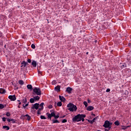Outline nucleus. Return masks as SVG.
<instances>
[{
  "instance_id": "obj_1",
  "label": "nucleus",
  "mask_w": 131,
  "mask_h": 131,
  "mask_svg": "<svg viewBox=\"0 0 131 131\" xmlns=\"http://www.w3.org/2000/svg\"><path fill=\"white\" fill-rule=\"evenodd\" d=\"M68 110L71 112H73V111H76L77 110V107L75 105L72 103H70L67 105Z\"/></svg>"
},
{
  "instance_id": "obj_2",
  "label": "nucleus",
  "mask_w": 131,
  "mask_h": 131,
  "mask_svg": "<svg viewBox=\"0 0 131 131\" xmlns=\"http://www.w3.org/2000/svg\"><path fill=\"white\" fill-rule=\"evenodd\" d=\"M32 94L33 96H35V95H37V96H40L41 95V90H40V89L35 88L33 90Z\"/></svg>"
},
{
  "instance_id": "obj_3",
  "label": "nucleus",
  "mask_w": 131,
  "mask_h": 131,
  "mask_svg": "<svg viewBox=\"0 0 131 131\" xmlns=\"http://www.w3.org/2000/svg\"><path fill=\"white\" fill-rule=\"evenodd\" d=\"M112 122H110V121H108V120H106L104 122V124L103 125V127H104L105 128H111L112 126Z\"/></svg>"
},
{
  "instance_id": "obj_4",
  "label": "nucleus",
  "mask_w": 131,
  "mask_h": 131,
  "mask_svg": "<svg viewBox=\"0 0 131 131\" xmlns=\"http://www.w3.org/2000/svg\"><path fill=\"white\" fill-rule=\"evenodd\" d=\"M81 114H79L72 118L73 122H79L80 121Z\"/></svg>"
},
{
  "instance_id": "obj_5",
  "label": "nucleus",
  "mask_w": 131,
  "mask_h": 131,
  "mask_svg": "<svg viewBox=\"0 0 131 131\" xmlns=\"http://www.w3.org/2000/svg\"><path fill=\"white\" fill-rule=\"evenodd\" d=\"M46 115L48 116V118H49V119H52V117H54V116L56 115L54 112H52L51 114L49 113H47Z\"/></svg>"
},
{
  "instance_id": "obj_6",
  "label": "nucleus",
  "mask_w": 131,
  "mask_h": 131,
  "mask_svg": "<svg viewBox=\"0 0 131 131\" xmlns=\"http://www.w3.org/2000/svg\"><path fill=\"white\" fill-rule=\"evenodd\" d=\"M39 107V103H36L34 104H33L31 109H35L36 110H37L38 108Z\"/></svg>"
},
{
  "instance_id": "obj_7",
  "label": "nucleus",
  "mask_w": 131,
  "mask_h": 131,
  "mask_svg": "<svg viewBox=\"0 0 131 131\" xmlns=\"http://www.w3.org/2000/svg\"><path fill=\"white\" fill-rule=\"evenodd\" d=\"M21 67H24V68H25V67H26V66L28 65V62H25V61H23L21 63Z\"/></svg>"
},
{
  "instance_id": "obj_8",
  "label": "nucleus",
  "mask_w": 131,
  "mask_h": 131,
  "mask_svg": "<svg viewBox=\"0 0 131 131\" xmlns=\"http://www.w3.org/2000/svg\"><path fill=\"white\" fill-rule=\"evenodd\" d=\"M73 91V89L70 87H68L66 90V92L68 94H71V92Z\"/></svg>"
},
{
  "instance_id": "obj_9",
  "label": "nucleus",
  "mask_w": 131,
  "mask_h": 131,
  "mask_svg": "<svg viewBox=\"0 0 131 131\" xmlns=\"http://www.w3.org/2000/svg\"><path fill=\"white\" fill-rule=\"evenodd\" d=\"M8 98L11 101H15V100H16V96H15V95H10L8 97Z\"/></svg>"
},
{
  "instance_id": "obj_10",
  "label": "nucleus",
  "mask_w": 131,
  "mask_h": 131,
  "mask_svg": "<svg viewBox=\"0 0 131 131\" xmlns=\"http://www.w3.org/2000/svg\"><path fill=\"white\" fill-rule=\"evenodd\" d=\"M86 115L84 114H81V117H80V121H82L83 122L84 121V118L86 117Z\"/></svg>"
},
{
  "instance_id": "obj_11",
  "label": "nucleus",
  "mask_w": 131,
  "mask_h": 131,
  "mask_svg": "<svg viewBox=\"0 0 131 131\" xmlns=\"http://www.w3.org/2000/svg\"><path fill=\"white\" fill-rule=\"evenodd\" d=\"M61 89V86L59 85L55 87L54 90L56 92H60V89Z\"/></svg>"
},
{
  "instance_id": "obj_12",
  "label": "nucleus",
  "mask_w": 131,
  "mask_h": 131,
  "mask_svg": "<svg viewBox=\"0 0 131 131\" xmlns=\"http://www.w3.org/2000/svg\"><path fill=\"white\" fill-rule=\"evenodd\" d=\"M98 119V116L95 117L92 120H89V122H90V123H91V124H93V123H94V122H95V120Z\"/></svg>"
},
{
  "instance_id": "obj_13",
  "label": "nucleus",
  "mask_w": 131,
  "mask_h": 131,
  "mask_svg": "<svg viewBox=\"0 0 131 131\" xmlns=\"http://www.w3.org/2000/svg\"><path fill=\"white\" fill-rule=\"evenodd\" d=\"M59 98L61 102H65V101H66V99L64 97L61 96L60 95L59 96Z\"/></svg>"
},
{
  "instance_id": "obj_14",
  "label": "nucleus",
  "mask_w": 131,
  "mask_h": 131,
  "mask_svg": "<svg viewBox=\"0 0 131 131\" xmlns=\"http://www.w3.org/2000/svg\"><path fill=\"white\" fill-rule=\"evenodd\" d=\"M94 107L93 106H89L87 107V110L88 111H92V110H94Z\"/></svg>"
},
{
  "instance_id": "obj_15",
  "label": "nucleus",
  "mask_w": 131,
  "mask_h": 131,
  "mask_svg": "<svg viewBox=\"0 0 131 131\" xmlns=\"http://www.w3.org/2000/svg\"><path fill=\"white\" fill-rule=\"evenodd\" d=\"M22 116H23L24 117H27V119L28 120H30V119H31V117L29 116V115H28V114H27V115H26L25 116H24V115H23Z\"/></svg>"
},
{
  "instance_id": "obj_16",
  "label": "nucleus",
  "mask_w": 131,
  "mask_h": 131,
  "mask_svg": "<svg viewBox=\"0 0 131 131\" xmlns=\"http://www.w3.org/2000/svg\"><path fill=\"white\" fill-rule=\"evenodd\" d=\"M3 128H4V129H6V130H9V129H10V127L9 126L4 125L3 126Z\"/></svg>"
},
{
  "instance_id": "obj_17",
  "label": "nucleus",
  "mask_w": 131,
  "mask_h": 131,
  "mask_svg": "<svg viewBox=\"0 0 131 131\" xmlns=\"http://www.w3.org/2000/svg\"><path fill=\"white\" fill-rule=\"evenodd\" d=\"M0 94H6V90L2 88L0 89Z\"/></svg>"
},
{
  "instance_id": "obj_18",
  "label": "nucleus",
  "mask_w": 131,
  "mask_h": 131,
  "mask_svg": "<svg viewBox=\"0 0 131 131\" xmlns=\"http://www.w3.org/2000/svg\"><path fill=\"white\" fill-rule=\"evenodd\" d=\"M52 123H60V122L57 119L52 120Z\"/></svg>"
},
{
  "instance_id": "obj_19",
  "label": "nucleus",
  "mask_w": 131,
  "mask_h": 131,
  "mask_svg": "<svg viewBox=\"0 0 131 131\" xmlns=\"http://www.w3.org/2000/svg\"><path fill=\"white\" fill-rule=\"evenodd\" d=\"M32 65L33 66L34 68L36 67V61L35 60H33L32 62Z\"/></svg>"
},
{
  "instance_id": "obj_20",
  "label": "nucleus",
  "mask_w": 131,
  "mask_h": 131,
  "mask_svg": "<svg viewBox=\"0 0 131 131\" xmlns=\"http://www.w3.org/2000/svg\"><path fill=\"white\" fill-rule=\"evenodd\" d=\"M27 88L28 90H30L31 91L32 90V85L31 84L27 85Z\"/></svg>"
},
{
  "instance_id": "obj_21",
  "label": "nucleus",
  "mask_w": 131,
  "mask_h": 131,
  "mask_svg": "<svg viewBox=\"0 0 131 131\" xmlns=\"http://www.w3.org/2000/svg\"><path fill=\"white\" fill-rule=\"evenodd\" d=\"M33 98H34L35 101H38V100H39V99H40V97L38 96H34Z\"/></svg>"
},
{
  "instance_id": "obj_22",
  "label": "nucleus",
  "mask_w": 131,
  "mask_h": 131,
  "mask_svg": "<svg viewBox=\"0 0 131 131\" xmlns=\"http://www.w3.org/2000/svg\"><path fill=\"white\" fill-rule=\"evenodd\" d=\"M18 83L19 84H20V85H23V84H24V81L22 80H19L18 81Z\"/></svg>"
},
{
  "instance_id": "obj_23",
  "label": "nucleus",
  "mask_w": 131,
  "mask_h": 131,
  "mask_svg": "<svg viewBox=\"0 0 131 131\" xmlns=\"http://www.w3.org/2000/svg\"><path fill=\"white\" fill-rule=\"evenodd\" d=\"M23 103H24V104H26V103H27V98H25L23 99L22 100Z\"/></svg>"
},
{
  "instance_id": "obj_24",
  "label": "nucleus",
  "mask_w": 131,
  "mask_h": 131,
  "mask_svg": "<svg viewBox=\"0 0 131 131\" xmlns=\"http://www.w3.org/2000/svg\"><path fill=\"white\" fill-rule=\"evenodd\" d=\"M126 67V64L125 63H121V68H125Z\"/></svg>"
},
{
  "instance_id": "obj_25",
  "label": "nucleus",
  "mask_w": 131,
  "mask_h": 131,
  "mask_svg": "<svg viewBox=\"0 0 131 131\" xmlns=\"http://www.w3.org/2000/svg\"><path fill=\"white\" fill-rule=\"evenodd\" d=\"M43 105H45V103L43 102H42L40 104V107H41V108L40 109H42V110H43Z\"/></svg>"
},
{
  "instance_id": "obj_26",
  "label": "nucleus",
  "mask_w": 131,
  "mask_h": 131,
  "mask_svg": "<svg viewBox=\"0 0 131 131\" xmlns=\"http://www.w3.org/2000/svg\"><path fill=\"white\" fill-rule=\"evenodd\" d=\"M57 106L58 107H61V106H62V102L59 101L57 102Z\"/></svg>"
},
{
  "instance_id": "obj_27",
  "label": "nucleus",
  "mask_w": 131,
  "mask_h": 131,
  "mask_svg": "<svg viewBox=\"0 0 131 131\" xmlns=\"http://www.w3.org/2000/svg\"><path fill=\"white\" fill-rule=\"evenodd\" d=\"M42 110L41 108H39L38 110L37 111V114L38 115H40L41 114L40 111H41Z\"/></svg>"
},
{
  "instance_id": "obj_28",
  "label": "nucleus",
  "mask_w": 131,
  "mask_h": 131,
  "mask_svg": "<svg viewBox=\"0 0 131 131\" xmlns=\"http://www.w3.org/2000/svg\"><path fill=\"white\" fill-rule=\"evenodd\" d=\"M34 101H35V99H34V98H31L30 99V103H34Z\"/></svg>"
},
{
  "instance_id": "obj_29",
  "label": "nucleus",
  "mask_w": 131,
  "mask_h": 131,
  "mask_svg": "<svg viewBox=\"0 0 131 131\" xmlns=\"http://www.w3.org/2000/svg\"><path fill=\"white\" fill-rule=\"evenodd\" d=\"M114 123H115V125H117V126H118V125H119V124H120V123H119V121H116Z\"/></svg>"
},
{
  "instance_id": "obj_30",
  "label": "nucleus",
  "mask_w": 131,
  "mask_h": 131,
  "mask_svg": "<svg viewBox=\"0 0 131 131\" xmlns=\"http://www.w3.org/2000/svg\"><path fill=\"white\" fill-rule=\"evenodd\" d=\"M29 103V102H28V103H27L26 104H23V107H24V108L25 109V108H26V107H27L28 106Z\"/></svg>"
},
{
  "instance_id": "obj_31",
  "label": "nucleus",
  "mask_w": 131,
  "mask_h": 131,
  "mask_svg": "<svg viewBox=\"0 0 131 131\" xmlns=\"http://www.w3.org/2000/svg\"><path fill=\"white\" fill-rule=\"evenodd\" d=\"M5 108V105L3 104H0V109H4Z\"/></svg>"
},
{
  "instance_id": "obj_32",
  "label": "nucleus",
  "mask_w": 131,
  "mask_h": 131,
  "mask_svg": "<svg viewBox=\"0 0 131 131\" xmlns=\"http://www.w3.org/2000/svg\"><path fill=\"white\" fill-rule=\"evenodd\" d=\"M11 120L12 123H16V120L14 119H11Z\"/></svg>"
},
{
  "instance_id": "obj_33",
  "label": "nucleus",
  "mask_w": 131,
  "mask_h": 131,
  "mask_svg": "<svg viewBox=\"0 0 131 131\" xmlns=\"http://www.w3.org/2000/svg\"><path fill=\"white\" fill-rule=\"evenodd\" d=\"M40 118L41 119H47V118H46V117H45V116L43 115L40 116Z\"/></svg>"
},
{
  "instance_id": "obj_34",
  "label": "nucleus",
  "mask_w": 131,
  "mask_h": 131,
  "mask_svg": "<svg viewBox=\"0 0 131 131\" xmlns=\"http://www.w3.org/2000/svg\"><path fill=\"white\" fill-rule=\"evenodd\" d=\"M126 126H122V128L121 129H123L124 130H125V129H126Z\"/></svg>"
},
{
  "instance_id": "obj_35",
  "label": "nucleus",
  "mask_w": 131,
  "mask_h": 131,
  "mask_svg": "<svg viewBox=\"0 0 131 131\" xmlns=\"http://www.w3.org/2000/svg\"><path fill=\"white\" fill-rule=\"evenodd\" d=\"M83 104L85 105V107H88V102L86 101H84Z\"/></svg>"
},
{
  "instance_id": "obj_36",
  "label": "nucleus",
  "mask_w": 131,
  "mask_h": 131,
  "mask_svg": "<svg viewBox=\"0 0 131 131\" xmlns=\"http://www.w3.org/2000/svg\"><path fill=\"white\" fill-rule=\"evenodd\" d=\"M6 116L8 117L11 116V114L9 112L6 113Z\"/></svg>"
},
{
  "instance_id": "obj_37",
  "label": "nucleus",
  "mask_w": 131,
  "mask_h": 131,
  "mask_svg": "<svg viewBox=\"0 0 131 131\" xmlns=\"http://www.w3.org/2000/svg\"><path fill=\"white\" fill-rule=\"evenodd\" d=\"M54 117L55 119H58V118H59V115H55Z\"/></svg>"
},
{
  "instance_id": "obj_38",
  "label": "nucleus",
  "mask_w": 131,
  "mask_h": 131,
  "mask_svg": "<svg viewBox=\"0 0 131 131\" xmlns=\"http://www.w3.org/2000/svg\"><path fill=\"white\" fill-rule=\"evenodd\" d=\"M31 48L32 49H35V45L34 44H32Z\"/></svg>"
},
{
  "instance_id": "obj_39",
  "label": "nucleus",
  "mask_w": 131,
  "mask_h": 131,
  "mask_svg": "<svg viewBox=\"0 0 131 131\" xmlns=\"http://www.w3.org/2000/svg\"><path fill=\"white\" fill-rule=\"evenodd\" d=\"M66 122H67V120H66V119H63V120L62 121V123H66Z\"/></svg>"
},
{
  "instance_id": "obj_40",
  "label": "nucleus",
  "mask_w": 131,
  "mask_h": 131,
  "mask_svg": "<svg viewBox=\"0 0 131 131\" xmlns=\"http://www.w3.org/2000/svg\"><path fill=\"white\" fill-rule=\"evenodd\" d=\"M48 108L49 109H52L53 108V105H52V104H50L48 106Z\"/></svg>"
},
{
  "instance_id": "obj_41",
  "label": "nucleus",
  "mask_w": 131,
  "mask_h": 131,
  "mask_svg": "<svg viewBox=\"0 0 131 131\" xmlns=\"http://www.w3.org/2000/svg\"><path fill=\"white\" fill-rule=\"evenodd\" d=\"M28 63H31V59L28 58L27 60Z\"/></svg>"
},
{
  "instance_id": "obj_42",
  "label": "nucleus",
  "mask_w": 131,
  "mask_h": 131,
  "mask_svg": "<svg viewBox=\"0 0 131 131\" xmlns=\"http://www.w3.org/2000/svg\"><path fill=\"white\" fill-rule=\"evenodd\" d=\"M7 119V118H6V117H3L2 118V120L3 121L5 122L6 121V120Z\"/></svg>"
},
{
  "instance_id": "obj_43",
  "label": "nucleus",
  "mask_w": 131,
  "mask_h": 131,
  "mask_svg": "<svg viewBox=\"0 0 131 131\" xmlns=\"http://www.w3.org/2000/svg\"><path fill=\"white\" fill-rule=\"evenodd\" d=\"M110 129H111V128H106L104 129L105 131H109L110 130Z\"/></svg>"
},
{
  "instance_id": "obj_44",
  "label": "nucleus",
  "mask_w": 131,
  "mask_h": 131,
  "mask_svg": "<svg viewBox=\"0 0 131 131\" xmlns=\"http://www.w3.org/2000/svg\"><path fill=\"white\" fill-rule=\"evenodd\" d=\"M7 121L8 122H11V119H9V118H8L7 119Z\"/></svg>"
},
{
  "instance_id": "obj_45",
  "label": "nucleus",
  "mask_w": 131,
  "mask_h": 131,
  "mask_svg": "<svg viewBox=\"0 0 131 131\" xmlns=\"http://www.w3.org/2000/svg\"><path fill=\"white\" fill-rule=\"evenodd\" d=\"M106 93H109L110 92V89H107L106 91Z\"/></svg>"
},
{
  "instance_id": "obj_46",
  "label": "nucleus",
  "mask_w": 131,
  "mask_h": 131,
  "mask_svg": "<svg viewBox=\"0 0 131 131\" xmlns=\"http://www.w3.org/2000/svg\"><path fill=\"white\" fill-rule=\"evenodd\" d=\"M91 100L88 99V103H91Z\"/></svg>"
},
{
  "instance_id": "obj_47",
  "label": "nucleus",
  "mask_w": 131,
  "mask_h": 131,
  "mask_svg": "<svg viewBox=\"0 0 131 131\" xmlns=\"http://www.w3.org/2000/svg\"><path fill=\"white\" fill-rule=\"evenodd\" d=\"M55 82H56V81H53L52 82V84H55Z\"/></svg>"
},
{
  "instance_id": "obj_48",
  "label": "nucleus",
  "mask_w": 131,
  "mask_h": 131,
  "mask_svg": "<svg viewBox=\"0 0 131 131\" xmlns=\"http://www.w3.org/2000/svg\"><path fill=\"white\" fill-rule=\"evenodd\" d=\"M126 128H127V127H130V126L128 125V126H126Z\"/></svg>"
},
{
  "instance_id": "obj_49",
  "label": "nucleus",
  "mask_w": 131,
  "mask_h": 131,
  "mask_svg": "<svg viewBox=\"0 0 131 131\" xmlns=\"http://www.w3.org/2000/svg\"><path fill=\"white\" fill-rule=\"evenodd\" d=\"M128 46L129 47H130V46H131L130 43H129L128 44Z\"/></svg>"
},
{
  "instance_id": "obj_50",
  "label": "nucleus",
  "mask_w": 131,
  "mask_h": 131,
  "mask_svg": "<svg viewBox=\"0 0 131 131\" xmlns=\"http://www.w3.org/2000/svg\"><path fill=\"white\" fill-rule=\"evenodd\" d=\"M92 115H93V116H96V115L95 114H92Z\"/></svg>"
},
{
  "instance_id": "obj_51",
  "label": "nucleus",
  "mask_w": 131,
  "mask_h": 131,
  "mask_svg": "<svg viewBox=\"0 0 131 131\" xmlns=\"http://www.w3.org/2000/svg\"><path fill=\"white\" fill-rule=\"evenodd\" d=\"M65 116H66L64 115L63 116L61 117V118H64V117H65Z\"/></svg>"
},
{
  "instance_id": "obj_52",
  "label": "nucleus",
  "mask_w": 131,
  "mask_h": 131,
  "mask_svg": "<svg viewBox=\"0 0 131 131\" xmlns=\"http://www.w3.org/2000/svg\"><path fill=\"white\" fill-rule=\"evenodd\" d=\"M18 104H19V105H21V102H19Z\"/></svg>"
},
{
  "instance_id": "obj_53",
  "label": "nucleus",
  "mask_w": 131,
  "mask_h": 131,
  "mask_svg": "<svg viewBox=\"0 0 131 131\" xmlns=\"http://www.w3.org/2000/svg\"><path fill=\"white\" fill-rule=\"evenodd\" d=\"M86 55H89V52L86 53Z\"/></svg>"
},
{
  "instance_id": "obj_54",
  "label": "nucleus",
  "mask_w": 131,
  "mask_h": 131,
  "mask_svg": "<svg viewBox=\"0 0 131 131\" xmlns=\"http://www.w3.org/2000/svg\"><path fill=\"white\" fill-rule=\"evenodd\" d=\"M18 108H20V105H18Z\"/></svg>"
},
{
  "instance_id": "obj_55",
  "label": "nucleus",
  "mask_w": 131,
  "mask_h": 131,
  "mask_svg": "<svg viewBox=\"0 0 131 131\" xmlns=\"http://www.w3.org/2000/svg\"><path fill=\"white\" fill-rule=\"evenodd\" d=\"M38 73H40V72L38 71Z\"/></svg>"
},
{
  "instance_id": "obj_56",
  "label": "nucleus",
  "mask_w": 131,
  "mask_h": 131,
  "mask_svg": "<svg viewBox=\"0 0 131 131\" xmlns=\"http://www.w3.org/2000/svg\"><path fill=\"white\" fill-rule=\"evenodd\" d=\"M0 72H2V71L1 70V69H0Z\"/></svg>"
},
{
  "instance_id": "obj_57",
  "label": "nucleus",
  "mask_w": 131,
  "mask_h": 131,
  "mask_svg": "<svg viewBox=\"0 0 131 131\" xmlns=\"http://www.w3.org/2000/svg\"><path fill=\"white\" fill-rule=\"evenodd\" d=\"M18 102H20V100H18Z\"/></svg>"
},
{
  "instance_id": "obj_58",
  "label": "nucleus",
  "mask_w": 131,
  "mask_h": 131,
  "mask_svg": "<svg viewBox=\"0 0 131 131\" xmlns=\"http://www.w3.org/2000/svg\"><path fill=\"white\" fill-rule=\"evenodd\" d=\"M1 35H3L2 33H1Z\"/></svg>"
},
{
  "instance_id": "obj_59",
  "label": "nucleus",
  "mask_w": 131,
  "mask_h": 131,
  "mask_svg": "<svg viewBox=\"0 0 131 131\" xmlns=\"http://www.w3.org/2000/svg\"><path fill=\"white\" fill-rule=\"evenodd\" d=\"M0 117H1V116H0Z\"/></svg>"
}]
</instances>
